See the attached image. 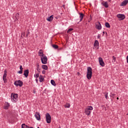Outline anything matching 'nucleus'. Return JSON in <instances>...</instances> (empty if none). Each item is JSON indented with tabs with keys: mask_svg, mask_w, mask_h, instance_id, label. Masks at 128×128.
I'll use <instances>...</instances> for the list:
<instances>
[{
	"mask_svg": "<svg viewBox=\"0 0 128 128\" xmlns=\"http://www.w3.org/2000/svg\"><path fill=\"white\" fill-rule=\"evenodd\" d=\"M10 98L12 102H16L18 100V94H16L12 93Z\"/></svg>",
	"mask_w": 128,
	"mask_h": 128,
	"instance_id": "f257e3e1",
	"label": "nucleus"
},
{
	"mask_svg": "<svg viewBox=\"0 0 128 128\" xmlns=\"http://www.w3.org/2000/svg\"><path fill=\"white\" fill-rule=\"evenodd\" d=\"M92 68L88 67L87 69V74L86 78L88 80H90L92 78Z\"/></svg>",
	"mask_w": 128,
	"mask_h": 128,
	"instance_id": "f03ea898",
	"label": "nucleus"
},
{
	"mask_svg": "<svg viewBox=\"0 0 128 128\" xmlns=\"http://www.w3.org/2000/svg\"><path fill=\"white\" fill-rule=\"evenodd\" d=\"M94 110V108L92 106H88V108H86L85 110V114L86 116H90V113L92 112L90 110Z\"/></svg>",
	"mask_w": 128,
	"mask_h": 128,
	"instance_id": "7ed1b4c3",
	"label": "nucleus"
},
{
	"mask_svg": "<svg viewBox=\"0 0 128 128\" xmlns=\"http://www.w3.org/2000/svg\"><path fill=\"white\" fill-rule=\"evenodd\" d=\"M46 118L47 124H50V122H52V117L50 116V114L46 113Z\"/></svg>",
	"mask_w": 128,
	"mask_h": 128,
	"instance_id": "20e7f679",
	"label": "nucleus"
},
{
	"mask_svg": "<svg viewBox=\"0 0 128 128\" xmlns=\"http://www.w3.org/2000/svg\"><path fill=\"white\" fill-rule=\"evenodd\" d=\"M41 61L43 64H48V57L46 56H42L41 57Z\"/></svg>",
	"mask_w": 128,
	"mask_h": 128,
	"instance_id": "39448f33",
	"label": "nucleus"
},
{
	"mask_svg": "<svg viewBox=\"0 0 128 128\" xmlns=\"http://www.w3.org/2000/svg\"><path fill=\"white\" fill-rule=\"evenodd\" d=\"M14 86H22L23 82L22 81L20 80H18V81H15L14 82Z\"/></svg>",
	"mask_w": 128,
	"mask_h": 128,
	"instance_id": "423d86ee",
	"label": "nucleus"
},
{
	"mask_svg": "<svg viewBox=\"0 0 128 128\" xmlns=\"http://www.w3.org/2000/svg\"><path fill=\"white\" fill-rule=\"evenodd\" d=\"M98 61L100 62V66H104L105 64L104 62V60H102V58L101 57L99 58Z\"/></svg>",
	"mask_w": 128,
	"mask_h": 128,
	"instance_id": "0eeeda50",
	"label": "nucleus"
},
{
	"mask_svg": "<svg viewBox=\"0 0 128 128\" xmlns=\"http://www.w3.org/2000/svg\"><path fill=\"white\" fill-rule=\"evenodd\" d=\"M117 18H120L121 20H122L126 18V16L124 14H117Z\"/></svg>",
	"mask_w": 128,
	"mask_h": 128,
	"instance_id": "6e6552de",
	"label": "nucleus"
},
{
	"mask_svg": "<svg viewBox=\"0 0 128 128\" xmlns=\"http://www.w3.org/2000/svg\"><path fill=\"white\" fill-rule=\"evenodd\" d=\"M34 116L37 120H40V112H36Z\"/></svg>",
	"mask_w": 128,
	"mask_h": 128,
	"instance_id": "1a4fd4ad",
	"label": "nucleus"
},
{
	"mask_svg": "<svg viewBox=\"0 0 128 128\" xmlns=\"http://www.w3.org/2000/svg\"><path fill=\"white\" fill-rule=\"evenodd\" d=\"M96 26V28L97 30H102V24H100V22H97Z\"/></svg>",
	"mask_w": 128,
	"mask_h": 128,
	"instance_id": "9d476101",
	"label": "nucleus"
},
{
	"mask_svg": "<svg viewBox=\"0 0 128 128\" xmlns=\"http://www.w3.org/2000/svg\"><path fill=\"white\" fill-rule=\"evenodd\" d=\"M101 4H102V6H104V8H108V2L103 1V2L101 3Z\"/></svg>",
	"mask_w": 128,
	"mask_h": 128,
	"instance_id": "9b49d317",
	"label": "nucleus"
},
{
	"mask_svg": "<svg viewBox=\"0 0 128 128\" xmlns=\"http://www.w3.org/2000/svg\"><path fill=\"white\" fill-rule=\"evenodd\" d=\"M28 74H30V71H28V70H26L24 71V76L25 78H28Z\"/></svg>",
	"mask_w": 128,
	"mask_h": 128,
	"instance_id": "f8f14e48",
	"label": "nucleus"
},
{
	"mask_svg": "<svg viewBox=\"0 0 128 128\" xmlns=\"http://www.w3.org/2000/svg\"><path fill=\"white\" fill-rule=\"evenodd\" d=\"M128 3V0H124L120 4L121 6H126Z\"/></svg>",
	"mask_w": 128,
	"mask_h": 128,
	"instance_id": "ddd939ff",
	"label": "nucleus"
},
{
	"mask_svg": "<svg viewBox=\"0 0 128 128\" xmlns=\"http://www.w3.org/2000/svg\"><path fill=\"white\" fill-rule=\"evenodd\" d=\"M8 108H10V104L8 102H6L4 106V110H8Z\"/></svg>",
	"mask_w": 128,
	"mask_h": 128,
	"instance_id": "4468645a",
	"label": "nucleus"
},
{
	"mask_svg": "<svg viewBox=\"0 0 128 128\" xmlns=\"http://www.w3.org/2000/svg\"><path fill=\"white\" fill-rule=\"evenodd\" d=\"M80 14V22H82V19L84 18V14L82 13H79Z\"/></svg>",
	"mask_w": 128,
	"mask_h": 128,
	"instance_id": "2eb2a0df",
	"label": "nucleus"
},
{
	"mask_svg": "<svg viewBox=\"0 0 128 128\" xmlns=\"http://www.w3.org/2000/svg\"><path fill=\"white\" fill-rule=\"evenodd\" d=\"M52 20H54V15H52L50 17H48V18H47V20L50 22H52Z\"/></svg>",
	"mask_w": 128,
	"mask_h": 128,
	"instance_id": "dca6fc26",
	"label": "nucleus"
},
{
	"mask_svg": "<svg viewBox=\"0 0 128 128\" xmlns=\"http://www.w3.org/2000/svg\"><path fill=\"white\" fill-rule=\"evenodd\" d=\"M44 76L42 75H40L39 77V82H44Z\"/></svg>",
	"mask_w": 128,
	"mask_h": 128,
	"instance_id": "f3484780",
	"label": "nucleus"
},
{
	"mask_svg": "<svg viewBox=\"0 0 128 128\" xmlns=\"http://www.w3.org/2000/svg\"><path fill=\"white\" fill-rule=\"evenodd\" d=\"M38 54H39L40 56L42 57L44 56V52H42V50H40Z\"/></svg>",
	"mask_w": 128,
	"mask_h": 128,
	"instance_id": "a211bd4d",
	"label": "nucleus"
},
{
	"mask_svg": "<svg viewBox=\"0 0 128 128\" xmlns=\"http://www.w3.org/2000/svg\"><path fill=\"white\" fill-rule=\"evenodd\" d=\"M100 43H98V40H96L94 42V46H98Z\"/></svg>",
	"mask_w": 128,
	"mask_h": 128,
	"instance_id": "6ab92c4d",
	"label": "nucleus"
},
{
	"mask_svg": "<svg viewBox=\"0 0 128 128\" xmlns=\"http://www.w3.org/2000/svg\"><path fill=\"white\" fill-rule=\"evenodd\" d=\"M42 68H43V70H48V66L46 65H42Z\"/></svg>",
	"mask_w": 128,
	"mask_h": 128,
	"instance_id": "aec40b11",
	"label": "nucleus"
},
{
	"mask_svg": "<svg viewBox=\"0 0 128 128\" xmlns=\"http://www.w3.org/2000/svg\"><path fill=\"white\" fill-rule=\"evenodd\" d=\"M22 128H30V127L27 125H26V124H22Z\"/></svg>",
	"mask_w": 128,
	"mask_h": 128,
	"instance_id": "412c9836",
	"label": "nucleus"
},
{
	"mask_svg": "<svg viewBox=\"0 0 128 128\" xmlns=\"http://www.w3.org/2000/svg\"><path fill=\"white\" fill-rule=\"evenodd\" d=\"M19 18H20V14L19 13L16 14V20H18Z\"/></svg>",
	"mask_w": 128,
	"mask_h": 128,
	"instance_id": "4be33fe9",
	"label": "nucleus"
},
{
	"mask_svg": "<svg viewBox=\"0 0 128 128\" xmlns=\"http://www.w3.org/2000/svg\"><path fill=\"white\" fill-rule=\"evenodd\" d=\"M105 26H106V28H110V23L106 22L105 24Z\"/></svg>",
	"mask_w": 128,
	"mask_h": 128,
	"instance_id": "5701e85b",
	"label": "nucleus"
},
{
	"mask_svg": "<svg viewBox=\"0 0 128 128\" xmlns=\"http://www.w3.org/2000/svg\"><path fill=\"white\" fill-rule=\"evenodd\" d=\"M52 46L54 48H55V50H58V46L56 44H52Z\"/></svg>",
	"mask_w": 128,
	"mask_h": 128,
	"instance_id": "b1692460",
	"label": "nucleus"
},
{
	"mask_svg": "<svg viewBox=\"0 0 128 128\" xmlns=\"http://www.w3.org/2000/svg\"><path fill=\"white\" fill-rule=\"evenodd\" d=\"M50 82H51V84H52V86H56V82H54V80H51Z\"/></svg>",
	"mask_w": 128,
	"mask_h": 128,
	"instance_id": "393cba45",
	"label": "nucleus"
},
{
	"mask_svg": "<svg viewBox=\"0 0 128 128\" xmlns=\"http://www.w3.org/2000/svg\"><path fill=\"white\" fill-rule=\"evenodd\" d=\"M70 104L68 103H67L64 105V108H70Z\"/></svg>",
	"mask_w": 128,
	"mask_h": 128,
	"instance_id": "a878e982",
	"label": "nucleus"
},
{
	"mask_svg": "<svg viewBox=\"0 0 128 128\" xmlns=\"http://www.w3.org/2000/svg\"><path fill=\"white\" fill-rule=\"evenodd\" d=\"M104 96L106 100H108V92H106V94H104Z\"/></svg>",
	"mask_w": 128,
	"mask_h": 128,
	"instance_id": "bb28decb",
	"label": "nucleus"
},
{
	"mask_svg": "<svg viewBox=\"0 0 128 128\" xmlns=\"http://www.w3.org/2000/svg\"><path fill=\"white\" fill-rule=\"evenodd\" d=\"M72 30H74V28H69V29L67 30L68 34L70 32H72Z\"/></svg>",
	"mask_w": 128,
	"mask_h": 128,
	"instance_id": "cd10ccee",
	"label": "nucleus"
},
{
	"mask_svg": "<svg viewBox=\"0 0 128 128\" xmlns=\"http://www.w3.org/2000/svg\"><path fill=\"white\" fill-rule=\"evenodd\" d=\"M4 73L3 76V78H6V76H7L6 72H7L6 70H4Z\"/></svg>",
	"mask_w": 128,
	"mask_h": 128,
	"instance_id": "c85d7f7f",
	"label": "nucleus"
},
{
	"mask_svg": "<svg viewBox=\"0 0 128 128\" xmlns=\"http://www.w3.org/2000/svg\"><path fill=\"white\" fill-rule=\"evenodd\" d=\"M34 78H38V76H40V74H38V73L34 75Z\"/></svg>",
	"mask_w": 128,
	"mask_h": 128,
	"instance_id": "c756f323",
	"label": "nucleus"
},
{
	"mask_svg": "<svg viewBox=\"0 0 128 128\" xmlns=\"http://www.w3.org/2000/svg\"><path fill=\"white\" fill-rule=\"evenodd\" d=\"M37 70L38 72H39L40 70V64H37Z\"/></svg>",
	"mask_w": 128,
	"mask_h": 128,
	"instance_id": "7c9ffc66",
	"label": "nucleus"
},
{
	"mask_svg": "<svg viewBox=\"0 0 128 128\" xmlns=\"http://www.w3.org/2000/svg\"><path fill=\"white\" fill-rule=\"evenodd\" d=\"M3 80H4V84H6V82H7L6 78H3Z\"/></svg>",
	"mask_w": 128,
	"mask_h": 128,
	"instance_id": "2f4dec72",
	"label": "nucleus"
},
{
	"mask_svg": "<svg viewBox=\"0 0 128 128\" xmlns=\"http://www.w3.org/2000/svg\"><path fill=\"white\" fill-rule=\"evenodd\" d=\"M113 60L114 62H116V58L114 56H112Z\"/></svg>",
	"mask_w": 128,
	"mask_h": 128,
	"instance_id": "473e14b6",
	"label": "nucleus"
},
{
	"mask_svg": "<svg viewBox=\"0 0 128 128\" xmlns=\"http://www.w3.org/2000/svg\"><path fill=\"white\" fill-rule=\"evenodd\" d=\"M20 70H23L24 68H22V65L20 66Z\"/></svg>",
	"mask_w": 128,
	"mask_h": 128,
	"instance_id": "72a5a7b5",
	"label": "nucleus"
},
{
	"mask_svg": "<svg viewBox=\"0 0 128 128\" xmlns=\"http://www.w3.org/2000/svg\"><path fill=\"white\" fill-rule=\"evenodd\" d=\"M18 74H22V70H20V71L18 72Z\"/></svg>",
	"mask_w": 128,
	"mask_h": 128,
	"instance_id": "f704fd0d",
	"label": "nucleus"
},
{
	"mask_svg": "<svg viewBox=\"0 0 128 128\" xmlns=\"http://www.w3.org/2000/svg\"><path fill=\"white\" fill-rule=\"evenodd\" d=\"M42 74H46V70H43L42 71Z\"/></svg>",
	"mask_w": 128,
	"mask_h": 128,
	"instance_id": "c9c22d12",
	"label": "nucleus"
},
{
	"mask_svg": "<svg viewBox=\"0 0 128 128\" xmlns=\"http://www.w3.org/2000/svg\"><path fill=\"white\" fill-rule=\"evenodd\" d=\"M30 34V32H28L27 33L26 36V38H28V34Z\"/></svg>",
	"mask_w": 128,
	"mask_h": 128,
	"instance_id": "e433bc0d",
	"label": "nucleus"
},
{
	"mask_svg": "<svg viewBox=\"0 0 128 128\" xmlns=\"http://www.w3.org/2000/svg\"><path fill=\"white\" fill-rule=\"evenodd\" d=\"M36 82L38 84V78H36Z\"/></svg>",
	"mask_w": 128,
	"mask_h": 128,
	"instance_id": "4c0bfd02",
	"label": "nucleus"
},
{
	"mask_svg": "<svg viewBox=\"0 0 128 128\" xmlns=\"http://www.w3.org/2000/svg\"><path fill=\"white\" fill-rule=\"evenodd\" d=\"M100 35H98L97 36L98 38H100Z\"/></svg>",
	"mask_w": 128,
	"mask_h": 128,
	"instance_id": "58836bf2",
	"label": "nucleus"
},
{
	"mask_svg": "<svg viewBox=\"0 0 128 128\" xmlns=\"http://www.w3.org/2000/svg\"><path fill=\"white\" fill-rule=\"evenodd\" d=\"M102 34H103V36L104 35V32H103Z\"/></svg>",
	"mask_w": 128,
	"mask_h": 128,
	"instance_id": "ea45409f",
	"label": "nucleus"
},
{
	"mask_svg": "<svg viewBox=\"0 0 128 128\" xmlns=\"http://www.w3.org/2000/svg\"><path fill=\"white\" fill-rule=\"evenodd\" d=\"M116 100H119L118 97V98H116Z\"/></svg>",
	"mask_w": 128,
	"mask_h": 128,
	"instance_id": "a19ab883",
	"label": "nucleus"
},
{
	"mask_svg": "<svg viewBox=\"0 0 128 128\" xmlns=\"http://www.w3.org/2000/svg\"><path fill=\"white\" fill-rule=\"evenodd\" d=\"M78 74L79 75L80 74V72H78Z\"/></svg>",
	"mask_w": 128,
	"mask_h": 128,
	"instance_id": "79ce46f5",
	"label": "nucleus"
},
{
	"mask_svg": "<svg viewBox=\"0 0 128 128\" xmlns=\"http://www.w3.org/2000/svg\"><path fill=\"white\" fill-rule=\"evenodd\" d=\"M34 128V127H30V128Z\"/></svg>",
	"mask_w": 128,
	"mask_h": 128,
	"instance_id": "37998d69",
	"label": "nucleus"
},
{
	"mask_svg": "<svg viewBox=\"0 0 128 128\" xmlns=\"http://www.w3.org/2000/svg\"><path fill=\"white\" fill-rule=\"evenodd\" d=\"M23 34H24L23 35L24 36L25 34L24 33H23Z\"/></svg>",
	"mask_w": 128,
	"mask_h": 128,
	"instance_id": "c03bdc74",
	"label": "nucleus"
},
{
	"mask_svg": "<svg viewBox=\"0 0 128 128\" xmlns=\"http://www.w3.org/2000/svg\"><path fill=\"white\" fill-rule=\"evenodd\" d=\"M14 22H16V20H14Z\"/></svg>",
	"mask_w": 128,
	"mask_h": 128,
	"instance_id": "a18cd8bd",
	"label": "nucleus"
},
{
	"mask_svg": "<svg viewBox=\"0 0 128 128\" xmlns=\"http://www.w3.org/2000/svg\"><path fill=\"white\" fill-rule=\"evenodd\" d=\"M90 20H92V18L90 19Z\"/></svg>",
	"mask_w": 128,
	"mask_h": 128,
	"instance_id": "49530a36",
	"label": "nucleus"
},
{
	"mask_svg": "<svg viewBox=\"0 0 128 128\" xmlns=\"http://www.w3.org/2000/svg\"><path fill=\"white\" fill-rule=\"evenodd\" d=\"M37 128H40V127L38 126Z\"/></svg>",
	"mask_w": 128,
	"mask_h": 128,
	"instance_id": "de8ad7c7",
	"label": "nucleus"
},
{
	"mask_svg": "<svg viewBox=\"0 0 128 128\" xmlns=\"http://www.w3.org/2000/svg\"><path fill=\"white\" fill-rule=\"evenodd\" d=\"M113 96H114V94H113Z\"/></svg>",
	"mask_w": 128,
	"mask_h": 128,
	"instance_id": "09e8293b",
	"label": "nucleus"
}]
</instances>
